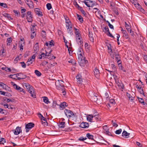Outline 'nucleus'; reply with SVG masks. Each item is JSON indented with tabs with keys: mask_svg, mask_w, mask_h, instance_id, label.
<instances>
[{
	"mask_svg": "<svg viewBox=\"0 0 147 147\" xmlns=\"http://www.w3.org/2000/svg\"><path fill=\"white\" fill-rule=\"evenodd\" d=\"M64 82L61 80H58V82L57 83V85L56 86L57 88L59 90H60L62 92L63 95H65L66 94V92L65 91V89L64 87V86L63 83Z\"/></svg>",
	"mask_w": 147,
	"mask_h": 147,
	"instance_id": "obj_1",
	"label": "nucleus"
},
{
	"mask_svg": "<svg viewBox=\"0 0 147 147\" xmlns=\"http://www.w3.org/2000/svg\"><path fill=\"white\" fill-rule=\"evenodd\" d=\"M78 58L79 63L81 66H83L84 64L88 62V61L85 59V58L84 56V53H82L80 55H78Z\"/></svg>",
	"mask_w": 147,
	"mask_h": 147,
	"instance_id": "obj_2",
	"label": "nucleus"
},
{
	"mask_svg": "<svg viewBox=\"0 0 147 147\" xmlns=\"http://www.w3.org/2000/svg\"><path fill=\"white\" fill-rule=\"evenodd\" d=\"M24 86L28 90V91L31 94V96L34 98H35L36 95L35 93L34 92L32 86L28 83H25Z\"/></svg>",
	"mask_w": 147,
	"mask_h": 147,
	"instance_id": "obj_3",
	"label": "nucleus"
},
{
	"mask_svg": "<svg viewBox=\"0 0 147 147\" xmlns=\"http://www.w3.org/2000/svg\"><path fill=\"white\" fill-rule=\"evenodd\" d=\"M64 112L65 115L69 118L71 117L74 118L75 116L73 113L70 110L65 109Z\"/></svg>",
	"mask_w": 147,
	"mask_h": 147,
	"instance_id": "obj_4",
	"label": "nucleus"
},
{
	"mask_svg": "<svg viewBox=\"0 0 147 147\" xmlns=\"http://www.w3.org/2000/svg\"><path fill=\"white\" fill-rule=\"evenodd\" d=\"M12 131L14 133V134L16 135H18L22 131L21 127H17L15 129L12 130Z\"/></svg>",
	"mask_w": 147,
	"mask_h": 147,
	"instance_id": "obj_5",
	"label": "nucleus"
},
{
	"mask_svg": "<svg viewBox=\"0 0 147 147\" xmlns=\"http://www.w3.org/2000/svg\"><path fill=\"white\" fill-rule=\"evenodd\" d=\"M34 124L32 123H30L26 124V132H28L29 130L33 127Z\"/></svg>",
	"mask_w": 147,
	"mask_h": 147,
	"instance_id": "obj_6",
	"label": "nucleus"
},
{
	"mask_svg": "<svg viewBox=\"0 0 147 147\" xmlns=\"http://www.w3.org/2000/svg\"><path fill=\"white\" fill-rule=\"evenodd\" d=\"M13 87L15 89L19 92H23L24 93H25V92L23 88L18 86L16 84L13 85Z\"/></svg>",
	"mask_w": 147,
	"mask_h": 147,
	"instance_id": "obj_7",
	"label": "nucleus"
},
{
	"mask_svg": "<svg viewBox=\"0 0 147 147\" xmlns=\"http://www.w3.org/2000/svg\"><path fill=\"white\" fill-rule=\"evenodd\" d=\"M56 105H57L58 106H59L60 109L61 110H63L65 107L67 106V103L65 102L61 103L59 105L57 104L56 103Z\"/></svg>",
	"mask_w": 147,
	"mask_h": 147,
	"instance_id": "obj_8",
	"label": "nucleus"
},
{
	"mask_svg": "<svg viewBox=\"0 0 147 147\" xmlns=\"http://www.w3.org/2000/svg\"><path fill=\"white\" fill-rule=\"evenodd\" d=\"M115 56L117 61V63L118 65H120V64L121 63V61L120 59V57L119 54L118 53H115L114 54Z\"/></svg>",
	"mask_w": 147,
	"mask_h": 147,
	"instance_id": "obj_9",
	"label": "nucleus"
},
{
	"mask_svg": "<svg viewBox=\"0 0 147 147\" xmlns=\"http://www.w3.org/2000/svg\"><path fill=\"white\" fill-rule=\"evenodd\" d=\"M94 72L95 76L97 78H98L99 77L100 74L99 70L96 68H95L94 70Z\"/></svg>",
	"mask_w": 147,
	"mask_h": 147,
	"instance_id": "obj_10",
	"label": "nucleus"
},
{
	"mask_svg": "<svg viewBox=\"0 0 147 147\" xmlns=\"http://www.w3.org/2000/svg\"><path fill=\"white\" fill-rule=\"evenodd\" d=\"M80 127L82 128H86L88 127L89 124L88 123L83 122L80 124Z\"/></svg>",
	"mask_w": 147,
	"mask_h": 147,
	"instance_id": "obj_11",
	"label": "nucleus"
},
{
	"mask_svg": "<svg viewBox=\"0 0 147 147\" xmlns=\"http://www.w3.org/2000/svg\"><path fill=\"white\" fill-rule=\"evenodd\" d=\"M76 41L78 44L81 45L83 42L81 40V37L80 36H76Z\"/></svg>",
	"mask_w": 147,
	"mask_h": 147,
	"instance_id": "obj_12",
	"label": "nucleus"
},
{
	"mask_svg": "<svg viewBox=\"0 0 147 147\" xmlns=\"http://www.w3.org/2000/svg\"><path fill=\"white\" fill-rule=\"evenodd\" d=\"M45 45L48 47H51L54 46V42L53 40H51V41L46 42Z\"/></svg>",
	"mask_w": 147,
	"mask_h": 147,
	"instance_id": "obj_13",
	"label": "nucleus"
},
{
	"mask_svg": "<svg viewBox=\"0 0 147 147\" xmlns=\"http://www.w3.org/2000/svg\"><path fill=\"white\" fill-rule=\"evenodd\" d=\"M136 87L138 89V90L140 93L142 94L144 96H145L143 90L141 87H139V86L137 85L136 86Z\"/></svg>",
	"mask_w": 147,
	"mask_h": 147,
	"instance_id": "obj_14",
	"label": "nucleus"
},
{
	"mask_svg": "<svg viewBox=\"0 0 147 147\" xmlns=\"http://www.w3.org/2000/svg\"><path fill=\"white\" fill-rule=\"evenodd\" d=\"M34 11L36 14H38L40 16H42V13L40 11V9L38 8L35 9Z\"/></svg>",
	"mask_w": 147,
	"mask_h": 147,
	"instance_id": "obj_15",
	"label": "nucleus"
},
{
	"mask_svg": "<svg viewBox=\"0 0 147 147\" xmlns=\"http://www.w3.org/2000/svg\"><path fill=\"white\" fill-rule=\"evenodd\" d=\"M89 40L90 41L92 42H93L94 41V38L93 36V34L92 32H89Z\"/></svg>",
	"mask_w": 147,
	"mask_h": 147,
	"instance_id": "obj_16",
	"label": "nucleus"
},
{
	"mask_svg": "<svg viewBox=\"0 0 147 147\" xmlns=\"http://www.w3.org/2000/svg\"><path fill=\"white\" fill-rule=\"evenodd\" d=\"M129 133H127L126 131H124L122 133V136L125 138H128L129 137Z\"/></svg>",
	"mask_w": 147,
	"mask_h": 147,
	"instance_id": "obj_17",
	"label": "nucleus"
},
{
	"mask_svg": "<svg viewBox=\"0 0 147 147\" xmlns=\"http://www.w3.org/2000/svg\"><path fill=\"white\" fill-rule=\"evenodd\" d=\"M98 100L96 94L94 93H93V95L91 98V100L93 101L96 102Z\"/></svg>",
	"mask_w": 147,
	"mask_h": 147,
	"instance_id": "obj_18",
	"label": "nucleus"
},
{
	"mask_svg": "<svg viewBox=\"0 0 147 147\" xmlns=\"http://www.w3.org/2000/svg\"><path fill=\"white\" fill-rule=\"evenodd\" d=\"M93 117V115H89L87 116V119L88 121L92 122Z\"/></svg>",
	"mask_w": 147,
	"mask_h": 147,
	"instance_id": "obj_19",
	"label": "nucleus"
},
{
	"mask_svg": "<svg viewBox=\"0 0 147 147\" xmlns=\"http://www.w3.org/2000/svg\"><path fill=\"white\" fill-rule=\"evenodd\" d=\"M24 42H20L19 43V47L20 48V50L21 51H22L23 49L24 46Z\"/></svg>",
	"mask_w": 147,
	"mask_h": 147,
	"instance_id": "obj_20",
	"label": "nucleus"
},
{
	"mask_svg": "<svg viewBox=\"0 0 147 147\" xmlns=\"http://www.w3.org/2000/svg\"><path fill=\"white\" fill-rule=\"evenodd\" d=\"M83 3H84L88 7H92L94 5L95 3H92L91 4H90L88 3V2H87L85 1H83L82 2Z\"/></svg>",
	"mask_w": 147,
	"mask_h": 147,
	"instance_id": "obj_21",
	"label": "nucleus"
},
{
	"mask_svg": "<svg viewBox=\"0 0 147 147\" xmlns=\"http://www.w3.org/2000/svg\"><path fill=\"white\" fill-rule=\"evenodd\" d=\"M123 35V37H124L126 39H129V35L126 32V31H123V33H122Z\"/></svg>",
	"mask_w": 147,
	"mask_h": 147,
	"instance_id": "obj_22",
	"label": "nucleus"
},
{
	"mask_svg": "<svg viewBox=\"0 0 147 147\" xmlns=\"http://www.w3.org/2000/svg\"><path fill=\"white\" fill-rule=\"evenodd\" d=\"M17 75H18V76H20L21 77V78H22V79H25L27 77L26 75L23 74L21 73L18 74Z\"/></svg>",
	"mask_w": 147,
	"mask_h": 147,
	"instance_id": "obj_23",
	"label": "nucleus"
},
{
	"mask_svg": "<svg viewBox=\"0 0 147 147\" xmlns=\"http://www.w3.org/2000/svg\"><path fill=\"white\" fill-rule=\"evenodd\" d=\"M40 36L43 38H45L47 36L46 32L42 30L41 32Z\"/></svg>",
	"mask_w": 147,
	"mask_h": 147,
	"instance_id": "obj_24",
	"label": "nucleus"
},
{
	"mask_svg": "<svg viewBox=\"0 0 147 147\" xmlns=\"http://www.w3.org/2000/svg\"><path fill=\"white\" fill-rule=\"evenodd\" d=\"M115 82L117 84V85L118 87H120L121 88H122V86L121 85V84H121L119 82V79L118 80H115Z\"/></svg>",
	"mask_w": 147,
	"mask_h": 147,
	"instance_id": "obj_25",
	"label": "nucleus"
},
{
	"mask_svg": "<svg viewBox=\"0 0 147 147\" xmlns=\"http://www.w3.org/2000/svg\"><path fill=\"white\" fill-rule=\"evenodd\" d=\"M65 122H60L58 124V125L59 127L63 128L65 127Z\"/></svg>",
	"mask_w": 147,
	"mask_h": 147,
	"instance_id": "obj_26",
	"label": "nucleus"
},
{
	"mask_svg": "<svg viewBox=\"0 0 147 147\" xmlns=\"http://www.w3.org/2000/svg\"><path fill=\"white\" fill-rule=\"evenodd\" d=\"M86 137L89 139L91 140H94V136H93L90 135L89 133H88L86 135Z\"/></svg>",
	"mask_w": 147,
	"mask_h": 147,
	"instance_id": "obj_27",
	"label": "nucleus"
},
{
	"mask_svg": "<svg viewBox=\"0 0 147 147\" xmlns=\"http://www.w3.org/2000/svg\"><path fill=\"white\" fill-rule=\"evenodd\" d=\"M32 16H27V19L28 22H31L32 21Z\"/></svg>",
	"mask_w": 147,
	"mask_h": 147,
	"instance_id": "obj_28",
	"label": "nucleus"
},
{
	"mask_svg": "<svg viewBox=\"0 0 147 147\" xmlns=\"http://www.w3.org/2000/svg\"><path fill=\"white\" fill-rule=\"evenodd\" d=\"M27 4L28 6L30 8L33 7V3L31 1H30V2L28 3H27Z\"/></svg>",
	"mask_w": 147,
	"mask_h": 147,
	"instance_id": "obj_29",
	"label": "nucleus"
},
{
	"mask_svg": "<svg viewBox=\"0 0 147 147\" xmlns=\"http://www.w3.org/2000/svg\"><path fill=\"white\" fill-rule=\"evenodd\" d=\"M76 79L77 80V82L79 84H81L82 82V79L78 75L76 77Z\"/></svg>",
	"mask_w": 147,
	"mask_h": 147,
	"instance_id": "obj_30",
	"label": "nucleus"
},
{
	"mask_svg": "<svg viewBox=\"0 0 147 147\" xmlns=\"http://www.w3.org/2000/svg\"><path fill=\"white\" fill-rule=\"evenodd\" d=\"M126 95L130 100L132 101H133V97H132L131 96L129 93L127 92Z\"/></svg>",
	"mask_w": 147,
	"mask_h": 147,
	"instance_id": "obj_31",
	"label": "nucleus"
},
{
	"mask_svg": "<svg viewBox=\"0 0 147 147\" xmlns=\"http://www.w3.org/2000/svg\"><path fill=\"white\" fill-rule=\"evenodd\" d=\"M138 99L139 102L141 103H142L143 105L145 104L146 103L144 101V100L142 98L138 97Z\"/></svg>",
	"mask_w": 147,
	"mask_h": 147,
	"instance_id": "obj_32",
	"label": "nucleus"
},
{
	"mask_svg": "<svg viewBox=\"0 0 147 147\" xmlns=\"http://www.w3.org/2000/svg\"><path fill=\"white\" fill-rule=\"evenodd\" d=\"M77 16L78 19L79 21L82 23V22H83V20L82 16L78 14H77Z\"/></svg>",
	"mask_w": 147,
	"mask_h": 147,
	"instance_id": "obj_33",
	"label": "nucleus"
},
{
	"mask_svg": "<svg viewBox=\"0 0 147 147\" xmlns=\"http://www.w3.org/2000/svg\"><path fill=\"white\" fill-rule=\"evenodd\" d=\"M66 26L67 27L72 28V26L71 22L66 23Z\"/></svg>",
	"mask_w": 147,
	"mask_h": 147,
	"instance_id": "obj_34",
	"label": "nucleus"
},
{
	"mask_svg": "<svg viewBox=\"0 0 147 147\" xmlns=\"http://www.w3.org/2000/svg\"><path fill=\"white\" fill-rule=\"evenodd\" d=\"M42 98H43V101L45 103L48 104L49 102L48 99L47 97L45 96L43 97Z\"/></svg>",
	"mask_w": 147,
	"mask_h": 147,
	"instance_id": "obj_35",
	"label": "nucleus"
},
{
	"mask_svg": "<svg viewBox=\"0 0 147 147\" xmlns=\"http://www.w3.org/2000/svg\"><path fill=\"white\" fill-rule=\"evenodd\" d=\"M82 53H84L83 50L81 47H80L78 49L77 54L78 55H80V54Z\"/></svg>",
	"mask_w": 147,
	"mask_h": 147,
	"instance_id": "obj_36",
	"label": "nucleus"
},
{
	"mask_svg": "<svg viewBox=\"0 0 147 147\" xmlns=\"http://www.w3.org/2000/svg\"><path fill=\"white\" fill-rule=\"evenodd\" d=\"M4 84L5 86V88H4V89H5L6 90H7L9 91L12 92L11 89L10 87H8V86H7L5 84Z\"/></svg>",
	"mask_w": 147,
	"mask_h": 147,
	"instance_id": "obj_37",
	"label": "nucleus"
},
{
	"mask_svg": "<svg viewBox=\"0 0 147 147\" xmlns=\"http://www.w3.org/2000/svg\"><path fill=\"white\" fill-rule=\"evenodd\" d=\"M125 27L127 30H129V29L131 28V26L129 25V24H127L126 22H125Z\"/></svg>",
	"mask_w": 147,
	"mask_h": 147,
	"instance_id": "obj_38",
	"label": "nucleus"
},
{
	"mask_svg": "<svg viewBox=\"0 0 147 147\" xmlns=\"http://www.w3.org/2000/svg\"><path fill=\"white\" fill-rule=\"evenodd\" d=\"M1 69L3 70H5L6 71H8L9 72H10L11 71V69L10 68H8L6 67H2L1 68Z\"/></svg>",
	"mask_w": 147,
	"mask_h": 147,
	"instance_id": "obj_39",
	"label": "nucleus"
},
{
	"mask_svg": "<svg viewBox=\"0 0 147 147\" xmlns=\"http://www.w3.org/2000/svg\"><path fill=\"white\" fill-rule=\"evenodd\" d=\"M34 72L35 74L38 76H40L41 75V73L38 70H35Z\"/></svg>",
	"mask_w": 147,
	"mask_h": 147,
	"instance_id": "obj_40",
	"label": "nucleus"
},
{
	"mask_svg": "<svg viewBox=\"0 0 147 147\" xmlns=\"http://www.w3.org/2000/svg\"><path fill=\"white\" fill-rule=\"evenodd\" d=\"M121 63H120V65H119V69H121V70H122V71H123L124 72H125L126 71V70L125 69H124L123 67L122 66Z\"/></svg>",
	"mask_w": 147,
	"mask_h": 147,
	"instance_id": "obj_41",
	"label": "nucleus"
},
{
	"mask_svg": "<svg viewBox=\"0 0 147 147\" xmlns=\"http://www.w3.org/2000/svg\"><path fill=\"white\" fill-rule=\"evenodd\" d=\"M7 45H10V43L12 42V38L11 37L8 38L7 39Z\"/></svg>",
	"mask_w": 147,
	"mask_h": 147,
	"instance_id": "obj_42",
	"label": "nucleus"
},
{
	"mask_svg": "<svg viewBox=\"0 0 147 147\" xmlns=\"http://www.w3.org/2000/svg\"><path fill=\"white\" fill-rule=\"evenodd\" d=\"M36 36L35 31L31 32V38H33Z\"/></svg>",
	"mask_w": 147,
	"mask_h": 147,
	"instance_id": "obj_43",
	"label": "nucleus"
},
{
	"mask_svg": "<svg viewBox=\"0 0 147 147\" xmlns=\"http://www.w3.org/2000/svg\"><path fill=\"white\" fill-rule=\"evenodd\" d=\"M0 5L4 8H6L7 7V4L6 3H0Z\"/></svg>",
	"mask_w": 147,
	"mask_h": 147,
	"instance_id": "obj_44",
	"label": "nucleus"
},
{
	"mask_svg": "<svg viewBox=\"0 0 147 147\" xmlns=\"http://www.w3.org/2000/svg\"><path fill=\"white\" fill-rule=\"evenodd\" d=\"M5 142V139L3 138H1L0 140V144H4Z\"/></svg>",
	"mask_w": 147,
	"mask_h": 147,
	"instance_id": "obj_45",
	"label": "nucleus"
},
{
	"mask_svg": "<svg viewBox=\"0 0 147 147\" xmlns=\"http://www.w3.org/2000/svg\"><path fill=\"white\" fill-rule=\"evenodd\" d=\"M106 22L108 23V26L110 28L112 29H114V27L113 25L111 24L108 21H107Z\"/></svg>",
	"mask_w": 147,
	"mask_h": 147,
	"instance_id": "obj_46",
	"label": "nucleus"
},
{
	"mask_svg": "<svg viewBox=\"0 0 147 147\" xmlns=\"http://www.w3.org/2000/svg\"><path fill=\"white\" fill-rule=\"evenodd\" d=\"M47 8L48 10H50L51 8V5L50 3H48L47 4Z\"/></svg>",
	"mask_w": 147,
	"mask_h": 147,
	"instance_id": "obj_47",
	"label": "nucleus"
},
{
	"mask_svg": "<svg viewBox=\"0 0 147 147\" xmlns=\"http://www.w3.org/2000/svg\"><path fill=\"white\" fill-rule=\"evenodd\" d=\"M121 131L122 129H120L117 130L115 132V133L117 134H119L121 133Z\"/></svg>",
	"mask_w": 147,
	"mask_h": 147,
	"instance_id": "obj_48",
	"label": "nucleus"
},
{
	"mask_svg": "<svg viewBox=\"0 0 147 147\" xmlns=\"http://www.w3.org/2000/svg\"><path fill=\"white\" fill-rule=\"evenodd\" d=\"M31 32H32L33 31H35L36 28H35V26L34 25L32 26L31 27Z\"/></svg>",
	"mask_w": 147,
	"mask_h": 147,
	"instance_id": "obj_49",
	"label": "nucleus"
},
{
	"mask_svg": "<svg viewBox=\"0 0 147 147\" xmlns=\"http://www.w3.org/2000/svg\"><path fill=\"white\" fill-rule=\"evenodd\" d=\"M87 139V138H83V137H81L80 138H79L78 140L80 141H83L85 140H86Z\"/></svg>",
	"mask_w": 147,
	"mask_h": 147,
	"instance_id": "obj_50",
	"label": "nucleus"
},
{
	"mask_svg": "<svg viewBox=\"0 0 147 147\" xmlns=\"http://www.w3.org/2000/svg\"><path fill=\"white\" fill-rule=\"evenodd\" d=\"M103 129L105 131V132L109 130L108 127L107 125H105L103 127Z\"/></svg>",
	"mask_w": 147,
	"mask_h": 147,
	"instance_id": "obj_51",
	"label": "nucleus"
},
{
	"mask_svg": "<svg viewBox=\"0 0 147 147\" xmlns=\"http://www.w3.org/2000/svg\"><path fill=\"white\" fill-rule=\"evenodd\" d=\"M64 17L65 20V23L70 22L69 19V18L68 17H67V16H64Z\"/></svg>",
	"mask_w": 147,
	"mask_h": 147,
	"instance_id": "obj_52",
	"label": "nucleus"
},
{
	"mask_svg": "<svg viewBox=\"0 0 147 147\" xmlns=\"http://www.w3.org/2000/svg\"><path fill=\"white\" fill-rule=\"evenodd\" d=\"M108 49L109 51H110L111 52H112V49L111 48V45L110 44L108 46H107Z\"/></svg>",
	"mask_w": 147,
	"mask_h": 147,
	"instance_id": "obj_53",
	"label": "nucleus"
},
{
	"mask_svg": "<svg viewBox=\"0 0 147 147\" xmlns=\"http://www.w3.org/2000/svg\"><path fill=\"white\" fill-rule=\"evenodd\" d=\"M22 64V66L24 68H25L26 67V64L24 62H22L20 63Z\"/></svg>",
	"mask_w": 147,
	"mask_h": 147,
	"instance_id": "obj_54",
	"label": "nucleus"
},
{
	"mask_svg": "<svg viewBox=\"0 0 147 147\" xmlns=\"http://www.w3.org/2000/svg\"><path fill=\"white\" fill-rule=\"evenodd\" d=\"M105 33H107L109 31L108 27L107 26L105 27L104 28Z\"/></svg>",
	"mask_w": 147,
	"mask_h": 147,
	"instance_id": "obj_55",
	"label": "nucleus"
},
{
	"mask_svg": "<svg viewBox=\"0 0 147 147\" xmlns=\"http://www.w3.org/2000/svg\"><path fill=\"white\" fill-rule=\"evenodd\" d=\"M72 28H67V30L68 32L71 34V33Z\"/></svg>",
	"mask_w": 147,
	"mask_h": 147,
	"instance_id": "obj_56",
	"label": "nucleus"
},
{
	"mask_svg": "<svg viewBox=\"0 0 147 147\" xmlns=\"http://www.w3.org/2000/svg\"><path fill=\"white\" fill-rule=\"evenodd\" d=\"M108 33H107V35H108L109 36H110L112 38H114V37L111 34V33H110L109 31V32H107Z\"/></svg>",
	"mask_w": 147,
	"mask_h": 147,
	"instance_id": "obj_57",
	"label": "nucleus"
},
{
	"mask_svg": "<svg viewBox=\"0 0 147 147\" xmlns=\"http://www.w3.org/2000/svg\"><path fill=\"white\" fill-rule=\"evenodd\" d=\"M75 34L76 35V36H80V32H79V30L76 31V32H75Z\"/></svg>",
	"mask_w": 147,
	"mask_h": 147,
	"instance_id": "obj_58",
	"label": "nucleus"
},
{
	"mask_svg": "<svg viewBox=\"0 0 147 147\" xmlns=\"http://www.w3.org/2000/svg\"><path fill=\"white\" fill-rule=\"evenodd\" d=\"M42 124L44 126H47V121H44V122L43 121H42Z\"/></svg>",
	"mask_w": 147,
	"mask_h": 147,
	"instance_id": "obj_59",
	"label": "nucleus"
},
{
	"mask_svg": "<svg viewBox=\"0 0 147 147\" xmlns=\"http://www.w3.org/2000/svg\"><path fill=\"white\" fill-rule=\"evenodd\" d=\"M94 117V119L96 120H99V119H100L98 115H97L96 116Z\"/></svg>",
	"mask_w": 147,
	"mask_h": 147,
	"instance_id": "obj_60",
	"label": "nucleus"
},
{
	"mask_svg": "<svg viewBox=\"0 0 147 147\" xmlns=\"http://www.w3.org/2000/svg\"><path fill=\"white\" fill-rule=\"evenodd\" d=\"M111 67L113 70H115L116 66L114 64H111Z\"/></svg>",
	"mask_w": 147,
	"mask_h": 147,
	"instance_id": "obj_61",
	"label": "nucleus"
},
{
	"mask_svg": "<svg viewBox=\"0 0 147 147\" xmlns=\"http://www.w3.org/2000/svg\"><path fill=\"white\" fill-rule=\"evenodd\" d=\"M129 30H127L128 32H130V33H131V35L132 36H133L134 34L133 31H132L131 29H129Z\"/></svg>",
	"mask_w": 147,
	"mask_h": 147,
	"instance_id": "obj_62",
	"label": "nucleus"
},
{
	"mask_svg": "<svg viewBox=\"0 0 147 147\" xmlns=\"http://www.w3.org/2000/svg\"><path fill=\"white\" fill-rule=\"evenodd\" d=\"M4 84L2 82H0V86H1L2 88L3 89H4L5 86L4 85Z\"/></svg>",
	"mask_w": 147,
	"mask_h": 147,
	"instance_id": "obj_63",
	"label": "nucleus"
},
{
	"mask_svg": "<svg viewBox=\"0 0 147 147\" xmlns=\"http://www.w3.org/2000/svg\"><path fill=\"white\" fill-rule=\"evenodd\" d=\"M140 9H139V10L143 13L145 12V11L142 7H140Z\"/></svg>",
	"mask_w": 147,
	"mask_h": 147,
	"instance_id": "obj_64",
	"label": "nucleus"
}]
</instances>
